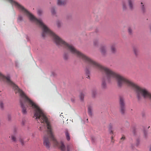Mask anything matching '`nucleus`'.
Masks as SVG:
<instances>
[{
  "mask_svg": "<svg viewBox=\"0 0 151 151\" xmlns=\"http://www.w3.org/2000/svg\"><path fill=\"white\" fill-rule=\"evenodd\" d=\"M113 138V137L112 136V137H111V139H112Z\"/></svg>",
  "mask_w": 151,
  "mask_h": 151,
  "instance_id": "obj_33",
  "label": "nucleus"
},
{
  "mask_svg": "<svg viewBox=\"0 0 151 151\" xmlns=\"http://www.w3.org/2000/svg\"><path fill=\"white\" fill-rule=\"evenodd\" d=\"M89 75L88 76V77H86L87 78H89Z\"/></svg>",
  "mask_w": 151,
  "mask_h": 151,
  "instance_id": "obj_31",
  "label": "nucleus"
},
{
  "mask_svg": "<svg viewBox=\"0 0 151 151\" xmlns=\"http://www.w3.org/2000/svg\"><path fill=\"white\" fill-rule=\"evenodd\" d=\"M22 19V17L21 16H19L18 17V20L21 21Z\"/></svg>",
  "mask_w": 151,
  "mask_h": 151,
  "instance_id": "obj_25",
  "label": "nucleus"
},
{
  "mask_svg": "<svg viewBox=\"0 0 151 151\" xmlns=\"http://www.w3.org/2000/svg\"><path fill=\"white\" fill-rule=\"evenodd\" d=\"M21 97L20 100L22 111L23 114L27 113L26 107H29L34 110V116L36 119H38L41 123L46 124L47 129V134L44 137L43 143L47 148L50 147V139H52L55 146L59 147L62 151H72L73 145L71 144L68 145L66 147L62 142L59 143L55 138L52 132V128L48 118L42 110L35 103L29 99L23 92L20 95Z\"/></svg>",
  "mask_w": 151,
  "mask_h": 151,
  "instance_id": "obj_1",
  "label": "nucleus"
},
{
  "mask_svg": "<svg viewBox=\"0 0 151 151\" xmlns=\"http://www.w3.org/2000/svg\"><path fill=\"white\" fill-rule=\"evenodd\" d=\"M66 3L65 1H58L57 4L59 6H63Z\"/></svg>",
  "mask_w": 151,
  "mask_h": 151,
  "instance_id": "obj_10",
  "label": "nucleus"
},
{
  "mask_svg": "<svg viewBox=\"0 0 151 151\" xmlns=\"http://www.w3.org/2000/svg\"><path fill=\"white\" fill-rule=\"evenodd\" d=\"M97 94L96 91L95 90H93L92 91V97H95Z\"/></svg>",
  "mask_w": 151,
  "mask_h": 151,
  "instance_id": "obj_14",
  "label": "nucleus"
},
{
  "mask_svg": "<svg viewBox=\"0 0 151 151\" xmlns=\"http://www.w3.org/2000/svg\"><path fill=\"white\" fill-rule=\"evenodd\" d=\"M101 52L103 54H105L107 51V47L106 45L101 46L100 48Z\"/></svg>",
  "mask_w": 151,
  "mask_h": 151,
  "instance_id": "obj_5",
  "label": "nucleus"
},
{
  "mask_svg": "<svg viewBox=\"0 0 151 151\" xmlns=\"http://www.w3.org/2000/svg\"><path fill=\"white\" fill-rule=\"evenodd\" d=\"M123 8L124 10H125L127 8V5L126 3H123Z\"/></svg>",
  "mask_w": 151,
  "mask_h": 151,
  "instance_id": "obj_19",
  "label": "nucleus"
},
{
  "mask_svg": "<svg viewBox=\"0 0 151 151\" xmlns=\"http://www.w3.org/2000/svg\"><path fill=\"white\" fill-rule=\"evenodd\" d=\"M56 24H57V26L59 27H60L61 26V23L59 21H57V22H56Z\"/></svg>",
  "mask_w": 151,
  "mask_h": 151,
  "instance_id": "obj_21",
  "label": "nucleus"
},
{
  "mask_svg": "<svg viewBox=\"0 0 151 151\" xmlns=\"http://www.w3.org/2000/svg\"><path fill=\"white\" fill-rule=\"evenodd\" d=\"M92 108L91 106H89L88 108V113L89 115L91 116H92Z\"/></svg>",
  "mask_w": 151,
  "mask_h": 151,
  "instance_id": "obj_9",
  "label": "nucleus"
},
{
  "mask_svg": "<svg viewBox=\"0 0 151 151\" xmlns=\"http://www.w3.org/2000/svg\"><path fill=\"white\" fill-rule=\"evenodd\" d=\"M7 118H8V119L9 121H10L11 120V116L10 115H8V116Z\"/></svg>",
  "mask_w": 151,
  "mask_h": 151,
  "instance_id": "obj_27",
  "label": "nucleus"
},
{
  "mask_svg": "<svg viewBox=\"0 0 151 151\" xmlns=\"http://www.w3.org/2000/svg\"><path fill=\"white\" fill-rule=\"evenodd\" d=\"M42 13V11L41 9H39L37 11L38 14L39 15H41Z\"/></svg>",
  "mask_w": 151,
  "mask_h": 151,
  "instance_id": "obj_22",
  "label": "nucleus"
},
{
  "mask_svg": "<svg viewBox=\"0 0 151 151\" xmlns=\"http://www.w3.org/2000/svg\"><path fill=\"white\" fill-rule=\"evenodd\" d=\"M65 135L68 141H69L70 140V137L69 133L68 132V131L67 130L65 132Z\"/></svg>",
  "mask_w": 151,
  "mask_h": 151,
  "instance_id": "obj_11",
  "label": "nucleus"
},
{
  "mask_svg": "<svg viewBox=\"0 0 151 151\" xmlns=\"http://www.w3.org/2000/svg\"><path fill=\"white\" fill-rule=\"evenodd\" d=\"M109 133L111 134H113V132L112 130V127L110 125V127L109 128Z\"/></svg>",
  "mask_w": 151,
  "mask_h": 151,
  "instance_id": "obj_18",
  "label": "nucleus"
},
{
  "mask_svg": "<svg viewBox=\"0 0 151 151\" xmlns=\"http://www.w3.org/2000/svg\"><path fill=\"white\" fill-rule=\"evenodd\" d=\"M128 3L129 8L131 9H132L133 8V2L132 1H129Z\"/></svg>",
  "mask_w": 151,
  "mask_h": 151,
  "instance_id": "obj_12",
  "label": "nucleus"
},
{
  "mask_svg": "<svg viewBox=\"0 0 151 151\" xmlns=\"http://www.w3.org/2000/svg\"><path fill=\"white\" fill-rule=\"evenodd\" d=\"M128 32L129 33L131 34L132 33V30L130 28H129L128 29Z\"/></svg>",
  "mask_w": 151,
  "mask_h": 151,
  "instance_id": "obj_24",
  "label": "nucleus"
},
{
  "mask_svg": "<svg viewBox=\"0 0 151 151\" xmlns=\"http://www.w3.org/2000/svg\"><path fill=\"white\" fill-rule=\"evenodd\" d=\"M52 13L53 14H55V9L53 8H52L51 10Z\"/></svg>",
  "mask_w": 151,
  "mask_h": 151,
  "instance_id": "obj_23",
  "label": "nucleus"
},
{
  "mask_svg": "<svg viewBox=\"0 0 151 151\" xmlns=\"http://www.w3.org/2000/svg\"><path fill=\"white\" fill-rule=\"evenodd\" d=\"M12 140H13V141L16 142V139L15 136L14 135H12L11 137Z\"/></svg>",
  "mask_w": 151,
  "mask_h": 151,
  "instance_id": "obj_20",
  "label": "nucleus"
},
{
  "mask_svg": "<svg viewBox=\"0 0 151 151\" xmlns=\"http://www.w3.org/2000/svg\"><path fill=\"white\" fill-rule=\"evenodd\" d=\"M134 53L136 56L139 53V50L138 47L136 46H133L132 47Z\"/></svg>",
  "mask_w": 151,
  "mask_h": 151,
  "instance_id": "obj_7",
  "label": "nucleus"
},
{
  "mask_svg": "<svg viewBox=\"0 0 151 151\" xmlns=\"http://www.w3.org/2000/svg\"><path fill=\"white\" fill-rule=\"evenodd\" d=\"M114 78L116 80L118 86L122 87L127 86L133 89L139 100L144 98H149L151 101V93L145 88L139 86L127 78L107 68V79L109 81Z\"/></svg>",
  "mask_w": 151,
  "mask_h": 151,
  "instance_id": "obj_2",
  "label": "nucleus"
},
{
  "mask_svg": "<svg viewBox=\"0 0 151 151\" xmlns=\"http://www.w3.org/2000/svg\"><path fill=\"white\" fill-rule=\"evenodd\" d=\"M19 141L22 145H23L24 144V142L23 141V140L21 138H20L19 139Z\"/></svg>",
  "mask_w": 151,
  "mask_h": 151,
  "instance_id": "obj_26",
  "label": "nucleus"
},
{
  "mask_svg": "<svg viewBox=\"0 0 151 151\" xmlns=\"http://www.w3.org/2000/svg\"><path fill=\"white\" fill-rule=\"evenodd\" d=\"M98 40H95L93 41V44L95 46L98 45Z\"/></svg>",
  "mask_w": 151,
  "mask_h": 151,
  "instance_id": "obj_16",
  "label": "nucleus"
},
{
  "mask_svg": "<svg viewBox=\"0 0 151 151\" xmlns=\"http://www.w3.org/2000/svg\"><path fill=\"white\" fill-rule=\"evenodd\" d=\"M23 124H24V123L23 121L22 122Z\"/></svg>",
  "mask_w": 151,
  "mask_h": 151,
  "instance_id": "obj_32",
  "label": "nucleus"
},
{
  "mask_svg": "<svg viewBox=\"0 0 151 151\" xmlns=\"http://www.w3.org/2000/svg\"><path fill=\"white\" fill-rule=\"evenodd\" d=\"M88 68H87L86 70V72L87 74H88L89 73V72L88 69Z\"/></svg>",
  "mask_w": 151,
  "mask_h": 151,
  "instance_id": "obj_29",
  "label": "nucleus"
},
{
  "mask_svg": "<svg viewBox=\"0 0 151 151\" xmlns=\"http://www.w3.org/2000/svg\"><path fill=\"white\" fill-rule=\"evenodd\" d=\"M105 79V78H104L102 81L101 88L103 89H105L107 88V85Z\"/></svg>",
  "mask_w": 151,
  "mask_h": 151,
  "instance_id": "obj_6",
  "label": "nucleus"
},
{
  "mask_svg": "<svg viewBox=\"0 0 151 151\" xmlns=\"http://www.w3.org/2000/svg\"><path fill=\"white\" fill-rule=\"evenodd\" d=\"M125 139V137L124 135H123L122 137V138H121V140H124Z\"/></svg>",
  "mask_w": 151,
  "mask_h": 151,
  "instance_id": "obj_28",
  "label": "nucleus"
},
{
  "mask_svg": "<svg viewBox=\"0 0 151 151\" xmlns=\"http://www.w3.org/2000/svg\"><path fill=\"white\" fill-rule=\"evenodd\" d=\"M0 108L2 110H3L4 108V104L2 101L0 102Z\"/></svg>",
  "mask_w": 151,
  "mask_h": 151,
  "instance_id": "obj_15",
  "label": "nucleus"
},
{
  "mask_svg": "<svg viewBox=\"0 0 151 151\" xmlns=\"http://www.w3.org/2000/svg\"><path fill=\"white\" fill-rule=\"evenodd\" d=\"M84 94L83 93H81L80 95V99L81 100H83L84 97Z\"/></svg>",
  "mask_w": 151,
  "mask_h": 151,
  "instance_id": "obj_17",
  "label": "nucleus"
},
{
  "mask_svg": "<svg viewBox=\"0 0 151 151\" xmlns=\"http://www.w3.org/2000/svg\"><path fill=\"white\" fill-rule=\"evenodd\" d=\"M110 49L111 52L112 53L114 54L116 53V49L114 45H111L110 46Z\"/></svg>",
  "mask_w": 151,
  "mask_h": 151,
  "instance_id": "obj_8",
  "label": "nucleus"
},
{
  "mask_svg": "<svg viewBox=\"0 0 151 151\" xmlns=\"http://www.w3.org/2000/svg\"><path fill=\"white\" fill-rule=\"evenodd\" d=\"M140 5L142 6V9L143 12H145V9L143 3L141 2L140 3Z\"/></svg>",
  "mask_w": 151,
  "mask_h": 151,
  "instance_id": "obj_13",
  "label": "nucleus"
},
{
  "mask_svg": "<svg viewBox=\"0 0 151 151\" xmlns=\"http://www.w3.org/2000/svg\"><path fill=\"white\" fill-rule=\"evenodd\" d=\"M0 80L6 82L8 84L11 86L14 89L16 93H19V87L10 80L9 76H5L0 72Z\"/></svg>",
  "mask_w": 151,
  "mask_h": 151,
  "instance_id": "obj_3",
  "label": "nucleus"
},
{
  "mask_svg": "<svg viewBox=\"0 0 151 151\" xmlns=\"http://www.w3.org/2000/svg\"><path fill=\"white\" fill-rule=\"evenodd\" d=\"M150 151H151V146H150Z\"/></svg>",
  "mask_w": 151,
  "mask_h": 151,
  "instance_id": "obj_30",
  "label": "nucleus"
},
{
  "mask_svg": "<svg viewBox=\"0 0 151 151\" xmlns=\"http://www.w3.org/2000/svg\"><path fill=\"white\" fill-rule=\"evenodd\" d=\"M120 111L122 114H124L125 111V104L122 97H120L119 99Z\"/></svg>",
  "mask_w": 151,
  "mask_h": 151,
  "instance_id": "obj_4",
  "label": "nucleus"
}]
</instances>
